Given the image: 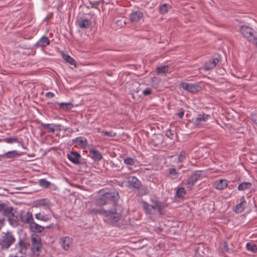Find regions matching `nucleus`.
I'll return each mask as SVG.
<instances>
[{
    "mask_svg": "<svg viewBox=\"0 0 257 257\" xmlns=\"http://www.w3.org/2000/svg\"><path fill=\"white\" fill-rule=\"evenodd\" d=\"M72 142L76 144V146H78L81 148H85L87 145V139L83 137H79L72 140Z\"/></svg>",
    "mask_w": 257,
    "mask_h": 257,
    "instance_id": "obj_20",
    "label": "nucleus"
},
{
    "mask_svg": "<svg viewBox=\"0 0 257 257\" xmlns=\"http://www.w3.org/2000/svg\"><path fill=\"white\" fill-rule=\"evenodd\" d=\"M152 89L150 87H148L143 90V94L144 96H148L152 93Z\"/></svg>",
    "mask_w": 257,
    "mask_h": 257,
    "instance_id": "obj_41",
    "label": "nucleus"
},
{
    "mask_svg": "<svg viewBox=\"0 0 257 257\" xmlns=\"http://www.w3.org/2000/svg\"><path fill=\"white\" fill-rule=\"evenodd\" d=\"M249 41L252 42L253 43L257 45V37H255V36H254L253 37V39H252V40H250Z\"/></svg>",
    "mask_w": 257,
    "mask_h": 257,
    "instance_id": "obj_49",
    "label": "nucleus"
},
{
    "mask_svg": "<svg viewBox=\"0 0 257 257\" xmlns=\"http://www.w3.org/2000/svg\"><path fill=\"white\" fill-rule=\"evenodd\" d=\"M38 184L40 186L44 188H49L51 186V183L45 179H41L38 181Z\"/></svg>",
    "mask_w": 257,
    "mask_h": 257,
    "instance_id": "obj_31",
    "label": "nucleus"
},
{
    "mask_svg": "<svg viewBox=\"0 0 257 257\" xmlns=\"http://www.w3.org/2000/svg\"><path fill=\"white\" fill-rule=\"evenodd\" d=\"M180 87L184 90H187L191 93H196L202 90V87L197 84L193 83H189L186 82H182L180 84Z\"/></svg>",
    "mask_w": 257,
    "mask_h": 257,
    "instance_id": "obj_6",
    "label": "nucleus"
},
{
    "mask_svg": "<svg viewBox=\"0 0 257 257\" xmlns=\"http://www.w3.org/2000/svg\"><path fill=\"white\" fill-rule=\"evenodd\" d=\"M67 158L70 161L75 165L80 164L81 159V155L75 151H70L67 154Z\"/></svg>",
    "mask_w": 257,
    "mask_h": 257,
    "instance_id": "obj_9",
    "label": "nucleus"
},
{
    "mask_svg": "<svg viewBox=\"0 0 257 257\" xmlns=\"http://www.w3.org/2000/svg\"><path fill=\"white\" fill-rule=\"evenodd\" d=\"M34 203L36 207L43 208L45 209L50 210V207L51 206L50 201L47 198L37 200Z\"/></svg>",
    "mask_w": 257,
    "mask_h": 257,
    "instance_id": "obj_8",
    "label": "nucleus"
},
{
    "mask_svg": "<svg viewBox=\"0 0 257 257\" xmlns=\"http://www.w3.org/2000/svg\"><path fill=\"white\" fill-rule=\"evenodd\" d=\"M168 69L169 68L168 66H163L158 67L157 71L158 73H165L168 72Z\"/></svg>",
    "mask_w": 257,
    "mask_h": 257,
    "instance_id": "obj_38",
    "label": "nucleus"
},
{
    "mask_svg": "<svg viewBox=\"0 0 257 257\" xmlns=\"http://www.w3.org/2000/svg\"><path fill=\"white\" fill-rule=\"evenodd\" d=\"M128 186L134 188H140L141 186L140 181L135 176H130L127 178Z\"/></svg>",
    "mask_w": 257,
    "mask_h": 257,
    "instance_id": "obj_15",
    "label": "nucleus"
},
{
    "mask_svg": "<svg viewBox=\"0 0 257 257\" xmlns=\"http://www.w3.org/2000/svg\"><path fill=\"white\" fill-rule=\"evenodd\" d=\"M166 136L168 138H169L170 139L172 138L173 137V134L172 133L171 131L170 130L168 131L166 134Z\"/></svg>",
    "mask_w": 257,
    "mask_h": 257,
    "instance_id": "obj_47",
    "label": "nucleus"
},
{
    "mask_svg": "<svg viewBox=\"0 0 257 257\" xmlns=\"http://www.w3.org/2000/svg\"><path fill=\"white\" fill-rule=\"evenodd\" d=\"M13 209L12 207H8L7 208L4 209L3 210V214L5 216L10 217L11 216L13 215Z\"/></svg>",
    "mask_w": 257,
    "mask_h": 257,
    "instance_id": "obj_37",
    "label": "nucleus"
},
{
    "mask_svg": "<svg viewBox=\"0 0 257 257\" xmlns=\"http://www.w3.org/2000/svg\"><path fill=\"white\" fill-rule=\"evenodd\" d=\"M20 219L25 224L29 225L34 221L32 213L30 212H24L20 215Z\"/></svg>",
    "mask_w": 257,
    "mask_h": 257,
    "instance_id": "obj_13",
    "label": "nucleus"
},
{
    "mask_svg": "<svg viewBox=\"0 0 257 257\" xmlns=\"http://www.w3.org/2000/svg\"><path fill=\"white\" fill-rule=\"evenodd\" d=\"M27 248V243L22 239H20L19 240L18 244L16 246L15 249L18 250L17 252H18L20 254H25L26 250Z\"/></svg>",
    "mask_w": 257,
    "mask_h": 257,
    "instance_id": "obj_21",
    "label": "nucleus"
},
{
    "mask_svg": "<svg viewBox=\"0 0 257 257\" xmlns=\"http://www.w3.org/2000/svg\"><path fill=\"white\" fill-rule=\"evenodd\" d=\"M246 249L252 252H257V245L252 242H247L246 244Z\"/></svg>",
    "mask_w": 257,
    "mask_h": 257,
    "instance_id": "obj_33",
    "label": "nucleus"
},
{
    "mask_svg": "<svg viewBox=\"0 0 257 257\" xmlns=\"http://www.w3.org/2000/svg\"><path fill=\"white\" fill-rule=\"evenodd\" d=\"M101 133L107 137H113L115 136V134L112 132L102 131Z\"/></svg>",
    "mask_w": 257,
    "mask_h": 257,
    "instance_id": "obj_43",
    "label": "nucleus"
},
{
    "mask_svg": "<svg viewBox=\"0 0 257 257\" xmlns=\"http://www.w3.org/2000/svg\"><path fill=\"white\" fill-rule=\"evenodd\" d=\"M210 118V115L209 114L202 113H199L196 118L193 119V121L194 124L199 125L206 122Z\"/></svg>",
    "mask_w": 257,
    "mask_h": 257,
    "instance_id": "obj_10",
    "label": "nucleus"
},
{
    "mask_svg": "<svg viewBox=\"0 0 257 257\" xmlns=\"http://www.w3.org/2000/svg\"><path fill=\"white\" fill-rule=\"evenodd\" d=\"M250 119H251L253 123L257 126V114L251 113Z\"/></svg>",
    "mask_w": 257,
    "mask_h": 257,
    "instance_id": "obj_42",
    "label": "nucleus"
},
{
    "mask_svg": "<svg viewBox=\"0 0 257 257\" xmlns=\"http://www.w3.org/2000/svg\"><path fill=\"white\" fill-rule=\"evenodd\" d=\"M251 187V184L248 182H243L239 184L238 189L240 191H245L249 190Z\"/></svg>",
    "mask_w": 257,
    "mask_h": 257,
    "instance_id": "obj_28",
    "label": "nucleus"
},
{
    "mask_svg": "<svg viewBox=\"0 0 257 257\" xmlns=\"http://www.w3.org/2000/svg\"><path fill=\"white\" fill-rule=\"evenodd\" d=\"M168 171L169 174L174 177L173 179H175L177 177L178 173L177 172L176 169L171 168L169 169Z\"/></svg>",
    "mask_w": 257,
    "mask_h": 257,
    "instance_id": "obj_40",
    "label": "nucleus"
},
{
    "mask_svg": "<svg viewBox=\"0 0 257 257\" xmlns=\"http://www.w3.org/2000/svg\"><path fill=\"white\" fill-rule=\"evenodd\" d=\"M246 201L244 199V196L242 197L241 201L237 204L234 208V210L236 213H241L244 211L245 205Z\"/></svg>",
    "mask_w": 257,
    "mask_h": 257,
    "instance_id": "obj_25",
    "label": "nucleus"
},
{
    "mask_svg": "<svg viewBox=\"0 0 257 257\" xmlns=\"http://www.w3.org/2000/svg\"><path fill=\"white\" fill-rule=\"evenodd\" d=\"M186 152L185 151H182L180 153L178 157V161L179 162H183L186 159Z\"/></svg>",
    "mask_w": 257,
    "mask_h": 257,
    "instance_id": "obj_39",
    "label": "nucleus"
},
{
    "mask_svg": "<svg viewBox=\"0 0 257 257\" xmlns=\"http://www.w3.org/2000/svg\"><path fill=\"white\" fill-rule=\"evenodd\" d=\"M186 191L184 187H178L176 191V196L177 198H183L186 195Z\"/></svg>",
    "mask_w": 257,
    "mask_h": 257,
    "instance_id": "obj_32",
    "label": "nucleus"
},
{
    "mask_svg": "<svg viewBox=\"0 0 257 257\" xmlns=\"http://www.w3.org/2000/svg\"><path fill=\"white\" fill-rule=\"evenodd\" d=\"M228 186V181L225 179H220L215 181L213 183V187L217 190H222Z\"/></svg>",
    "mask_w": 257,
    "mask_h": 257,
    "instance_id": "obj_18",
    "label": "nucleus"
},
{
    "mask_svg": "<svg viewBox=\"0 0 257 257\" xmlns=\"http://www.w3.org/2000/svg\"><path fill=\"white\" fill-rule=\"evenodd\" d=\"M42 126L47 130L49 133H53L55 131H60L61 124H53V123H43L42 124Z\"/></svg>",
    "mask_w": 257,
    "mask_h": 257,
    "instance_id": "obj_19",
    "label": "nucleus"
},
{
    "mask_svg": "<svg viewBox=\"0 0 257 257\" xmlns=\"http://www.w3.org/2000/svg\"><path fill=\"white\" fill-rule=\"evenodd\" d=\"M119 197L118 193L116 191H112L109 192H105L102 196L97 200L96 203L99 206H103L108 203L114 204Z\"/></svg>",
    "mask_w": 257,
    "mask_h": 257,
    "instance_id": "obj_2",
    "label": "nucleus"
},
{
    "mask_svg": "<svg viewBox=\"0 0 257 257\" xmlns=\"http://www.w3.org/2000/svg\"><path fill=\"white\" fill-rule=\"evenodd\" d=\"M35 218L40 220L47 221L50 218V216L48 214H44L41 213H37L35 214Z\"/></svg>",
    "mask_w": 257,
    "mask_h": 257,
    "instance_id": "obj_29",
    "label": "nucleus"
},
{
    "mask_svg": "<svg viewBox=\"0 0 257 257\" xmlns=\"http://www.w3.org/2000/svg\"><path fill=\"white\" fill-rule=\"evenodd\" d=\"M240 32L243 37L248 39V41L253 39L254 31L250 27L247 26H242L240 27Z\"/></svg>",
    "mask_w": 257,
    "mask_h": 257,
    "instance_id": "obj_7",
    "label": "nucleus"
},
{
    "mask_svg": "<svg viewBox=\"0 0 257 257\" xmlns=\"http://www.w3.org/2000/svg\"><path fill=\"white\" fill-rule=\"evenodd\" d=\"M63 59L68 63L71 65H74L75 61L69 55L66 54H63Z\"/></svg>",
    "mask_w": 257,
    "mask_h": 257,
    "instance_id": "obj_35",
    "label": "nucleus"
},
{
    "mask_svg": "<svg viewBox=\"0 0 257 257\" xmlns=\"http://www.w3.org/2000/svg\"><path fill=\"white\" fill-rule=\"evenodd\" d=\"M3 142H5L8 144H13L14 143H20V141L19 140L15 137H10V138H7L4 139H3Z\"/></svg>",
    "mask_w": 257,
    "mask_h": 257,
    "instance_id": "obj_34",
    "label": "nucleus"
},
{
    "mask_svg": "<svg viewBox=\"0 0 257 257\" xmlns=\"http://www.w3.org/2000/svg\"><path fill=\"white\" fill-rule=\"evenodd\" d=\"M30 229L34 232L41 233L44 230V227L39 225L34 221L29 225Z\"/></svg>",
    "mask_w": 257,
    "mask_h": 257,
    "instance_id": "obj_26",
    "label": "nucleus"
},
{
    "mask_svg": "<svg viewBox=\"0 0 257 257\" xmlns=\"http://www.w3.org/2000/svg\"><path fill=\"white\" fill-rule=\"evenodd\" d=\"M46 228H50V226H46Z\"/></svg>",
    "mask_w": 257,
    "mask_h": 257,
    "instance_id": "obj_52",
    "label": "nucleus"
},
{
    "mask_svg": "<svg viewBox=\"0 0 257 257\" xmlns=\"http://www.w3.org/2000/svg\"><path fill=\"white\" fill-rule=\"evenodd\" d=\"M142 207L147 214H153L155 210H160L161 208V203L158 201L154 202V205H150L147 202L142 201Z\"/></svg>",
    "mask_w": 257,
    "mask_h": 257,
    "instance_id": "obj_5",
    "label": "nucleus"
},
{
    "mask_svg": "<svg viewBox=\"0 0 257 257\" xmlns=\"http://www.w3.org/2000/svg\"><path fill=\"white\" fill-rule=\"evenodd\" d=\"M42 244L41 242L40 238L37 237H32V248L33 251L35 252L36 251L39 252L41 249Z\"/></svg>",
    "mask_w": 257,
    "mask_h": 257,
    "instance_id": "obj_16",
    "label": "nucleus"
},
{
    "mask_svg": "<svg viewBox=\"0 0 257 257\" xmlns=\"http://www.w3.org/2000/svg\"><path fill=\"white\" fill-rule=\"evenodd\" d=\"M89 154L90 157L95 161H99L102 159L101 153L94 148L89 149Z\"/></svg>",
    "mask_w": 257,
    "mask_h": 257,
    "instance_id": "obj_22",
    "label": "nucleus"
},
{
    "mask_svg": "<svg viewBox=\"0 0 257 257\" xmlns=\"http://www.w3.org/2000/svg\"><path fill=\"white\" fill-rule=\"evenodd\" d=\"M91 212L95 214L104 215V221L111 224L118 222L121 218V215L117 212L116 209L115 208L107 210L103 209H97L92 208L91 210Z\"/></svg>",
    "mask_w": 257,
    "mask_h": 257,
    "instance_id": "obj_1",
    "label": "nucleus"
},
{
    "mask_svg": "<svg viewBox=\"0 0 257 257\" xmlns=\"http://www.w3.org/2000/svg\"><path fill=\"white\" fill-rule=\"evenodd\" d=\"M8 257H23L22 255H20L18 252H16L15 254H10Z\"/></svg>",
    "mask_w": 257,
    "mask_h": 257,
    "instance_id": "obj_48",
    "label": "nucleus"
},
{
    "mask_svg": "<svg viewBox=\"0 0 257 257\" xmlns=\"http://www.w3.org/2000/svg\"><path fill=\"white\" fill-rule=\"evenodd\" d=\"M176 114L180 118H183L184 115V110L183 108H180L179 110V112H177Z\"/></svg>",
    "mask_w": 257,
    "mask_h": 257,
    "instance_id": "obj_44",
    "label": "nucleus"
},
{
    "mask_svg": "<svg viewBox=\"0 0 257 257\" xmlns=\"http://www.w3.org/2000/svg\"><path fill=\"white\" fill-rule=\"evenodd\" d=\"M21 155V154L16 150L9 151L4 154L0 155L1 158L13 159L18 157Z\"/></svg>",
    "mask_w": 257,
    "mask_h": 257,
    "instance_id": "obj_24",
    "label": "nucleus"
},
{
    "mask_svg": "<svg viewBox=\"0 0 257 257\" xmlns=\"http://www.w3.org/2000/svg\"><path fill=\"white\" fill-rule=\"evenodd\" d=\"M45 96L48 98H53L54 96V94L51 92H48L46 93Z\"/></svg>",
    "mask_w": 257,
    "mask_h": 257,
    "instance_id": "obj_46",
    "label": "nucleus"
},
{
    "mask_svg": "<svg viewBox=\"0 0 257 257\" xmlns=\"http://www.w3.org/2000/svg\"><path fill=\"white\" fill-rule=\"evenodd\" d=\"M59 108L64 110H68L73 107V104L71 102H62L58 104Z\"/></svg>",
    "mask_w": 257,
    "mask_h": 257,
    "instance_id": "obj_30",
    "label": "nucleus"
},
{
    "mask_svg": "<svg viewBox=\"0 0 257 257\" xmlns=\"http://www.w3.org/2000/svg\"><path fill=\"white\" fill-rule=\"evenodd\" d=\"M59 243L65 250H68L73 243V239L70 237L65 236L60 238Z\"/></svg>",
    "mask_w": 257,
    "mask_h": 257,
    "instance_id": "obj_11",
    "label": "nucleus"
},
{
    "mask_svg": "<svg viewBox=\"0 0 257 257\" xmlns=\"http://www.w3.org/2000/svg\"><path fill=\"white\" fill-rule=\"evenodd\" d=\"M172 8V7L168 4H164L159 7V12L162 15L167 14L169 11Z\"/></svg>",
    "mask_w": 257,
    "mask_h": 257,
    "instance_id": "obj_27",
    "label": "nucleus"
},
{
    "mask_svg": "<svg viewBox=\"0 0 257 257\" xmlns=\"http://www.w3.org/2000/svg\"><path fill=\"white\" fill-rule=\"evenodd\" d=\"M143 18V13L140 11H133L130 15V20L132 23H138Z\"/></svg>",
    "mask_w": 257,
    "mask_h": 257,
    "instance_id": "obj_14",
    "label": "nucleus"
},
{
    "mask_svg": "<svg viewBox=\"0 0 257 257\" xmlns=\"http://www.w3.org/2000/svg\"><path fill=\"white\" fill-rule=\"evenodd\" d=\"M76 25L81 29H88L91 26V21L86 19L80 18L76 21Z\"/></svg>",
    "mask_w": 257,
    "mask_h": 257,
    "instance_id": "obj_17",
    "label": "nucleus"
},
{
    "mask_svg": "<svg viewBox=\"0 0 257 257\" xmlns=\"http://www.w3.org/2000/svg\"><path fill=\"white\" fill-rule=\"evenodd\" d=\"M220 60L217 58H213L205 62L204 67L200 69H203L205 71H209L214 68L219 62Z\"/></svg>",
    "mask_w": 257,
    "mask_h": 257,
    "instance_id": "obj_12",
    "label": "nucleus"
},
{
    "mask_svg": "<svg viewBox=\"0 0 257 257\" xmlns=\"http://www.w3.org/2000/svg\"><path fill=\"white\" fill-rule=\"evenodd\" d=\"M50 40L47 36H42L35 44L36 47H45L50 44Z\"/></svg>",
    "mask_w": 257,
    "mask_h": 257,
    "instance_id": "obj_23",
    "label": "nucleus"
},
{
    "mask_svg": "<svg viewBox=\"0 0 257 257\" xmlns=\"http://www.w3.org/2000/svg\"><path fill=\"white\" fill-rule=\"evenodd\" d=\"M3 142V139H0V143H1V142Z\"/></svg>",
    "mask_w": 257,
    "mask_h": 257,
    "instance_id": "obj_51",
    "label": "nucleus"
},
{
    "mask_svg": "<svg viewBox=\"0 0 257 257\" xmlns=\"http://www.w3.org/2000/svg\"><path fill=\"white\" fill-rule=\"evenodd\" d=\"M222 251L223 252L228 251L227 243L226 242H224L222 244Z\"/></svg>",
    "mask_w": 257,
    "mask_h": 257,
    "instance_id": "obj_45",
    "label": "nucleus"
},
{
    "mask_svg": "<svg viewBox=\"0 0 257 257\" xmlns=\"http://www.w3.org/2000/svg\"><path fill=\"white\" fill-rule=\"evenodd\" d=\"M124 163L127 165H134L136 163V161L131 157H127L124 159Z\"/></svg>",
    "mask_w": 257,
    "mask_h": 257,
    "instance_id": "obj_36",
    "label": "nucleus"
},
{
    "mask_svg": "<svg viewBox=\"0 0 257 257\" xmlns=\"http://www.w3.org/2000/svg\"><path fill=\"white\" fill-rule=\"evenodd\" d=\"M16 241V238L12 232L4 233L0 239V246L2 249H8Z\"/></svg>",
    "mask_w": 257,
    "mask_h": 257,
    "instance_id": "obj_3",
    "label": "nucleus"
},
{
    "mask_svg": "<svg viewBox=\"0 0 257 257\" xmlns=\"http://www.w3.org/2000/svg\"><path fill=\"white\" fill-rule=\"evenodd\" d=\"M142 190L143 191V193L142 194V195H145L146 194V191H147V188H144L142 189Z\"/></svg>",
    "mask_w": 257,
    "mask_h": 257,
    "instance_id": "obj_50",
    "label": "nucleus"
},
{
    "mask_svg": "<svg viewBox=\"0 0 257 257\" xmlns=\"http://www.w3.org/2000/svg\"><path fill=\"white\" fill-rule=\"evenodd\" d=\"M201 171H196L192 173L187 181L184 183V184L186 186L187 188L191 190L196 182L200 179L201 176Z\"/></svg>",
    "mask_w": 257,
    "mask_h": 257,
    "instance_id": "obj_4",
    "label": "nucleus"
}]
</instances>
